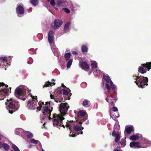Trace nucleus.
Wrapping results in <instances>:
<instances>
[{
  "label": "nucleus",
  "mask_w": 151,
  "mask_h": 151,
  "mask_svg": "<svg viewBox=\"0 0 151 151\" xmlns=\"http://www.w3.org/2000/svg\"><path fill=\"white\" fill-rule=\"evenodd\" d=\"M32 147V146H31V145H29V146L28 147H29V148H30V147Z\"/></svg>",
  "instance_id": "obj_55"
},
{
  "label": "nucleus",
  "mask_w": 151,
  "mask_h": 151,
  "mask_svg": "<svg viewBox=\"0 0 151 151\" xmlns=\"http://www.w3.org/2000/svg\"><path fill=\"white\" fill-rule=\"evenodd\" d=\"M94 72H95V73H97L99 75H100L101 74V72L100 71V70L98 69V68L96 69L95 70V71Z\"/></svg>",
  "instance_id": "obj_41"
},
{
  "label": "nucleus",
  "mask_w": 151,
  "mask_h": 151,
  "mask_svg": "<svg viewBox=\"0 0 151 151\" xmlns=\"http://www.w3.org/2000/svg\"><path fill=\"white\" fill-rule=\"evenodd\" d=\"M55 81L54 79H53L51 80L52 82H53L52 83L49 81L47 82V83L45 84L44 87H49V86H53L54 85H55V83L54 82Z\"/></svg>",
  "instance_id": "obj_24"
},
{
  "label": "nucleus",
  "mask_w": 151,
  "mask_h": 151,
  "mask_svg": "<svg viewBox=\"0 0 151 151\" xmlns=\"http://www.w3.org/2000/svg\"><path fill=\"white\" fill-rule=\"evenodd\" d=\"M103 77L106 82V87L109 92L111 90V88L110 86L113 89H114L116 88L115 86L113 84L108 75L106 74H104L103 75Z\"/></svg>",
  "instance_id": "obj_7"
},
{
  "label": "nucleus",
  "mask_w": 151,
  "mask_h": 151,
  "mask_svg": "<svg viewBox=\"0 0 151 151\" xmlns=\"http://www.w3.org/2000/svg\"><path fill=\"white\" fill-rule=\"evenodd\" d=\"M61 90V87L58 88L57 89L55 90V92H57L58 91Z\"/></svg>",
  "instance_id": "obj_45"
},
{
  "label": "nucleus",
  "mask_w": 151,
  "mask_h": 151,
  "mask_svg": "<svg viewBox=\"0 0 151 151\" xmlns=\"http://www.w3.org/2000/svg\"><path fill=\"white\" fill-rule=\"evenodd\" d=\"M134 131V127L133 126H127L125 128V130L124 132L125 135L126 136V134H129L132 132Z\"/></svg>",
  "instance_id": "obj_16"
},
{
  "label": "nucleus",
  "mask_w": 151,
  "mask_h": 151,
  "mask_svg": "<svg viewBox=\"0 0 151 151\" xmlns=\"http://www.w3.org/2000/svg\"><path fill=\"white\" fill-rule=\"evenodd\" d=\"M24 135H25L28 139L30 138L33 136V134L29 131H25Z\"/></svg>",
  "instance_id": "obj_26"
},
{
  "label": "nucleus",
  "mask_w": 151,
  "mask_h": 151,
  "mask_svg": "<svg viewBox=\"0 0 151 151\" xmlns=\"http://www.w3.org/2000/svg\"><path fill=\"white\" fill-rule=\"evenodd\" d=\"M11 61L8 60L6 57L0 58V66H2L3 68L8 67L10 65Z\"/></svg>",
  "instance_id": "obj_10"
},
{
  "label": "nucleus",
  "mask_w": 151,
  "mask_h": 151,
  "mask_svg": "<svg viewBox=\"0 0 151 151\" xmlns=\"http://www.w3.org/2000/svg\"><path fill=\"white\" fill-rule=\"evenodd\" d=\"M135 77L136 78L134 82L139 87L143 88L145 86L148 85V78L147 77L139 76V74L137 76H135Z\"/></svg>",
  "instance_id": "obj_4"
},
{
  "label": "nucleus",
  "mask_w": 151,
  "mask_h": 151,
  "mask_svg": "<svg viewBox=\"0 0 151 151\" xmlns=\"http://www.w3.org/2000/svg\"><path fill=\"white\" fill-rule=\"evenodd\" d=\"M63 24V21L60 19H55L54 21V28H57L60 27Z\"/></svg>",
  "instance_id": "obj_17"
},
{
  "label": "nucleus",
  "mask_w": 151,
  "mask_h": 151,
  "mask_svg": "<svg viewBox=\"0 0 151 151\" xmlns=\"http://www.w3.org/2000/svg\"><path fill=\"white\" fill-rule=\"evenodd\" d=\"M2 142H0V148L2 147Z\"/></svg>",
  "instance_id": "obj_48"
},
{
  "label": "nucleus",
  "mask_w": 151,
  "mask_h": 151,
  "mask_svg": "<svg viewBox=\"0 0 151 151\" xmlns=\"http://www.w3.org/2000/svg\"><path fill=\"white\" fill-rule=\"evenodd\" d=\"M120 144L121 145V146L122 147L125 146L126 145V140L123 139H122L121 140V141L120 142Z\"/></svg>",
  "instance_id": "obj_33"
},
{
  "label": "nucleus",
  "mask_w": 151,
  "mask_h": 151,
  "mask_svg": "<svg viewBox=\"0 0 151 151\" xmlns=\"http://www.w3.org/2000/svg\"><path fill=\"white\" fill-rule=\"evenodd\" d=\"M85 112L82 110H81L79 111L78 114V116L81 117H83L85 115Z\"/></svg>",
  "instance_id": "obj_31"
},
{
  "label": "nucleus",
  "mask_w": 151,
  "mask_h": 151,
  "mask_svg": "<svg viewBox=\"0 0 151 151\" xmlns=\"http://www.w3.org/2000/svg\"><path fill=\"white\" fill-rule=\"evenodd\" d=\"M79 124H80V125H81V124H82V122H79Z\"/></svg>",
  "instance_id": "obj_57"
},
{
  "label": "nucleus",
  "mask_w": 151,
  "mask_h": 151,
  "mask_svg": "<svg viewBox=\"0 0 151 151\" xmlns=\"http://www.w3.org/2000/svg\"><path fill=\"white\" fill-rule=\"evenodd\" d=\"M6 68H5V70H6Z\"/></svg>",
  "instance_id": "obj_62"
},
{
  "label": "nucleus",
  "mask_w": 151,
  "mask_h": 151,
  "mask_svg": "<svg viewBox=\"0 0 151 151\" xmlns=\"http://www.w3.org/2000/svg\"><path fill=\"white\" fill-rule=\"evenodd\" d=\"M112 135L113 136L115 137L116 136V132L114 131V130L113 131V132H112Z\"/></svg>",
  "instance_id": "obj_44"
},
{
  "label": "nucleus",
  "mask_w": 151,
  "mask_h": 151,
  "mask_svg": "<svg viewBox=\"0 0 151 151\" xmlns=\"http://www.w3.org/2000/svg\"><path fill=\"white\" fill-rule=\"evenodd\" d=\"M79 64L82 69H88L89 68L88 64L85 62H80Z\"/></svg>",
  "instance_id": "obj_21"
},
{
  "label": "nucleus",
  "mask_w": 151,
  "mask_h": 151,
  "mask_svg": "<svg viewBox=\"0 0 151 151\" xmlns=\"http://www.w3.org/2000/svg\"><path fill=\"white\" fill-rule=\"evenodd\" d=\"M65 3H67L66 0H57V4L59 6H65Z\"/></svg>",
  "instance_id": "obj_22"
},
{
  "label": "nucleus",
  "mask_w": 151,
  "mask_h": 151,
  "mask_svg": "<svg viewBox=\"0 0 151 151\" xmlns=\"http://www.w3.org/2000/svg\"><path fill=\"white\" fill-rule=\"evenodd\" d=\"M70 24L71 22H69L65 25L63 29L64 31L65 32H67V30L68 29L69 26L70 25Z\"/></svg>",
  "instance_id": "obj_29"
},
{
  "label": "nucleus",
  "mask_w": 151,
  "mask_h": 151,
  "mask_svg": "<svg viewBox=\"0 0 151 151\" xmlns=\"http://www.w3.org/2000/svg\"><path fill=\"white\" fill-rule=\"evenodd\" d=\"M76 123H74L73 122H70L68 121H67V122H65V125H64V127L62 126V125H61L60 126H59V127H58L59 128V129H60V127H63L64 128L65 127V126H66L67 127H69V129L70 130V134H69V136L70 137H74L76 135H75V134H73V133H72V131L71 130V129L72 127L73 128V127L75 126L76 125Z\"/></svg>",
  "instance_id": "obj_9"
},
{
  "label": "nucleus",
  "mask_w": 151,
  "mask_h": 151,
  "mask_svg": "<svg viewBox=\"0 0 151 151\" xmlns=\"http://www.w3.org/2000/svg\"><path fill=\"white\" fill-rule=\"evenodd\" d=\"M91 66L93 71H95V70L98 68L97 62L96 61H93L91 63Z\"/></svg>",
  "instance_id": "obj_28"
},
{
  "label": "nucleus",
  "mask_w": 151,
  "mask_h": 151,
  "mask_svg": "<svg viewBox=\"0 0 151 151\" xmlns=\"http://www.w3.org/2000/svg\"><path fill=\"white\" fill-rule=\"evenodd\" d=\"M2 147H3L6 150H8L9 148V145L6 143L3 144Z\"/></svg>",
  "instance_id": "obj_36"
},
{
  "label": "nucleus",
  "mask_w": 151,
  "mask_h": 151,
  "mask_svg": "<svg viewBox=\"0 0 151 151\" xmlns=\"http://www.w3.org/2000/svg\"><path fill=\"white\" fill-rule=\"evenodd\" d=\"M84 120H83L82 119V122H84Z\"/></svg>",
  "instance_id": "obj_60"
},
{
  "label": "nucleus",
  "mask_w": 151,
  "mask_h": 151,
  "mask_svg": "<svg viewBox=\"0 0 151 151\" xmlns=\"http://www.w3.org/2000/svg\"><path fill=\"white\" fill-rule=\"evenodd\" d=\"M71 55V53L70 52H68L65 54V57L66 60L69 59Z\"/></svg>",
  "instance_id": "obj_35"
},
{
  "label": "nucleus",
  "mask_w": 151,
  "mask_h": 151,
  "mask_svg": "<svg viewBox=\"0 0 151 151\" xmlns=\"http://www.w3.org/2000/svg\"><path fill=\"white\" fill-rule=\"evenodd\" d=\"M0 100H2L11 92V88H8V86L5 85L3 83H0Z\"/></svg>",
  "instance_id": "obj_5"
},
{
  "label": "nucleus",
  "mask_w": 151,
  "mask_h": 151,
  "mask_svg": "<svg viewBox=\"0 0 151 151\" xmlns=\"http://www.w3.org/2000/svg\"><path fill=\"white\" fill-rule=\"evenodd\" d=\"M50 4L51 5L53 6H54L55 5V3L54 0H52V1H51L50 2Z\"/></svg>",
  "instance_id": "obj_42"
},
{
  "label": "nucleus",
  "mask_w": 151,
  "mask_h": 151,
  "mask_svg": "<svg viewBox=\"0 0 151 151\" xmlns=\"http://www.w3.org/2000/svg\"><path fill=\"white\" fill-rule=\"evenodd\" d=\"M116 116V117H119V114H118V115H117V116Z\"/></svg>",
  "instance_id": "obj_56"
},
{
  "label": "nucleus",
  "mask_w": 151,
  "mask_h": 151,
  "mask_svg": "<svg viewBox=\"0 0 151 151\" xmlns=\"http://www.w3.org/2000/svg\"><path fill=\"white\" fill-rule=\"evenodd\" d=\"M42 151H45L42 148Z\"/></svg>",
  "instance_id": "obj_59"
},
{
  "label": "nucleus",
  "mask_w": 151,
  "mask_h": 151,
  "mask_svg": "<svg viewBox=\"0 0 151 151\" xmlns=\"http://www.w3.org/2000/svg\"><path fill=\"white\" fill-rule=\"evenodd\" d=\"M55 9H56L57 10H58V9L57 8H55Z\"/></svg>",
  "instance_id": "obj_61"
},
{
  "label": "nucleus",
  "mask_w": 151,
  "mask_h": 151,
  "mask_svg": "<svg viewBox=\"0 0 151 151\" xmlns=\"http://www.w3.org/2000/svg\"><path fill=\"white\" fill-rule=\"evenodd\" d=\"M53 95H52V94H51L50 95V97L51 98V99H52L53 98Z\"/></svg>",
  "instance_id": "obj_50"
},
{
  "label": "nucleus",
  "mask_w": 151,
  "mask_h": 151,
  "mask_svg": "<svg viewBox=\"0 0 151 151\" xmlns=\"http://www.w3.org/2000/svg\"><path fill=\"white\" fill-rule=\"evenodd\" d=\"M30 90L24 86H20L17 88L15 91V95L18 99L24 100L29 96L32 99L27 103V107L30 110L35 109L37 106V96H33L30 93Z\"/></svg>",
  "instance_id": "obj_2"
},
{
  "label": "nucleus",
  "mask_w": 151,
  "mask_h": 151,
  "mask_svg": "<svg viewBox=\"0 0 151 151\" xmlns=\"http://www.w3.org/2000/svg\"><path fill=\"white\" fill-rule=\"evenodd\" d=\"M16 11L18 17H21L23 15L24 9L22 6L21 5H17V7L16 8Z\"/></svg>",
  "instance_id": "obj_12"
},
{
  "label": "nucleus",
  "mask_w": 151,
  "mask_h": 151,
  "mask_svg": "<svg viewBox=\"0 0 151 151\" xmlns=\"http://www.w3.org/2000/svg\"><path fill=\"white\" fill-rule=\"evenodd\" d=\"M115 137H116V138L115 140V141L116 142H117L119 141L120 138L119 134L118 133H117L116 134V136Z\"/></svg>",
  "instance_id": "obj_37"
},
{
  "label": "nucleus",
  "mask_w": 151,
  "mask_h": 151,
  "mask_svg": "<svg viewBox=\"0 0 151 151\" xmlns=\"http://www.w3.org/2000/svg\"><path fill=\"white\" fill-rule=\"evenodd\" d=\"M113 111H118V109L117 107L114 106L112 108Z\"/></svg>",
  "instance_id": "obj_43"
},
{
  "label": "nucleus",
  "mask_w": 151,
  "mask_h": 151,
  "mask_svg": "<svg viewBox=\"0 0 151 151\" xmlns=\"http://www.w3.org/2000/svg\"><path fill=\"white\" fill-rule=\"evenodd\" d=\"M32 11V8H30L29 9L28 12H31Z\"/></svg>",
  "instance_id": "obj_47"
},
{
  "label": "nucleus",
  "mask_w": 151,
  "mask_h": 151,
  "mask_svg": "<svg viewBox=\"0 0 151 151\" xmlns=\"http://www.w3.org/2000/svg\"><path fill=\"white\" fill-rule=\"evenodd\" d=\"M3 136L1 135H0V140H1L3 138Z\"/></svg>",
  "instance_id": "obj_51"
},
{
  "label": "nucleus",
  "mask_w": 151,
  "mask_h": 151,
  "mask_svg": "<svg viewBox=\"0 0 151 151\" xmlns=\"http://www.w3.org/2000/svg\"><path fill=\"white\" fill-rule=\"evenodd\" d=\"M25 131L21 128H17L15 129L16 134L18 135H24Z\"/></svg>",
  "instance_id": "obj_23"
},
{
  "label": "nucleus",
  "mask_w": 151,
  "mask_h": 151,
  "mask_svg": "<svg viewBox=\"0 0 151 151\" xmlns=\"http://www.w3.org/2000/svg\"><path fill=\"white\" fill-rule=\"evenodd\" d=\"M81 50L83 52H86L88 51V48L85 45H83L81 47Z\"/></svg>",
  "instance_id": "obj_32"
},
{
  "label": "nucleus",
  "mask_w": 151,
  "mask_h": 151,
  "mask_svg": "<svg viewBox=\"0 0 151 151\" xmlns=\"http://www.w3.org/2000/svg\"><path fill=\"white\" fill-rule=\"evenodd\" d=\"M28 59L29 61L27 62V63L30 64H32L33 62V60L32 59V58L30 57Z\"/></svg>",
  "instance_id": "obj_40"
},
{
  "label": "nucleus",
  "mask_w": 151,
  "mask_h": 151,
  "mask_svg": "<svg viewBox=\"0 0 151 151\" xmlns=\"http://www.w3.org/2000/svg\"><path fill=\"white\" fill-rule=\"evenodd\" d=\"M50 101L47 102L45 104L44 102H39V106L37 107V109L39 111L41 110L43 115L41 118L43 120H51L53 122V124L55 127H58L59 126L61 125L64 127V124H63V120L64 118L63 117L68 113L69 106L67 103H61L60 105L59 111L60 115L54 114L52 116V117H50L51 112L52 110V107L50 104Z\"/></svg>",
  "instance_id": "obj_1"
},
{
  "label": "nucleus",
  "mask_w": 151,
  "mask_h": 151,
  "mask_svg": "<svg viewBox=\"0 0 151 151\" xmlns=\"http://www.w3.org/2000/svg\"><path fill=\"white\" fill-rule=\"evenodd\" d=\"M141 137V135L139 134H137L130 136L129 139L132 141H135L138 139L139 138Z\"/></svg>",
  "instance_id": "obj_19"
},
{
  "label": "nucleus",
  "mask_w": 151,
  "mask_h": 151,
  "mask_svg": "<svg viewBox=\"0 0 151 151\" xmlns=\"http://www.w3.org/2000/svg\"><path fill=\"white\" fill-rule=\"evenodd\" d=\"M70 7L72 11L74 12L80 9V6L77 4H74Z\"/></svg>",
  "instance_id": "obj_20"
},
{
  "label": "nucleus",
  "mask_w": 151,
  "mask_h": 151,
  "mask_svg": "<svg viewBox=\"0 0 151 151\" xmlns=\"http://www.w3.org/2000/svg\"><path fill=\"white\" fill-rule=\"evenodd\" d=\"M31 3L34 6L37 5L39 2V0H30Z\"/></svg>",
  "instance_id": "obj_30"
},
{
  "label": "nucleus",
  "mask_w": 151,
  "mask_h": 151,
  "mask_svg": "<svg viewBox=\"0 0 151 151\" xmlns=\"http://www.w3.org/2000/svg\"><path fill=\"white\" fill-rule=\"evenodd\" d=\"M54 32L52 30H50L48 34V40L52 52L55 55L56 52H58V49L57 48L55 47V45L54 43Z\"/></svg>",
  "instance_id": "obj_6"
},
{
  "label": "nucleus",
  "mask_w": 151,
  "mask_h": 151,
  "mask_svg": "<svg viewBox=\"0 0 151 151\" xmlns=\"http://www.w3.org/2000/svg\"><path fill=\"white\" fill-rule=\"evenodd\" d=\"M12 148L15 151H20L18 147L15 145L12 144Z\"/></svg>",
  "instance_id": "obj_38"
},
{
  "label": "nucleus",
  "mask_w": 151,
  "mask_h": 151,
  "mask_svg": "<svg viewBox=\"0 0 151 151\" xmlns=\"http://www.w3.org/2000/svg\"><path fill=\"white\" fill-rule=\"evenodd\" d=\"M129 146L132 148H142V145H140V143L139 142H132L129 144Z\"/></svg>",
  "instance_id": "obj_18"
},
{
  "label": "nucleus",
  "mask_w": 151,
  "mask_h": 151,
  "mask_svg": "<svg viewBox=\"0 0 151 151\" xmlns=\"http://www.w3.org/2000/svg\"><path fill=\"white\" fill-rule=\"evenodd\" d=\"M72 52L73 54L74 55H76L77 54V52L75 51H73Z\"/></svg>",
  "instance_id": "obj_46"
},
{
  "label": "nucleus",
  "mask_w": 151,
  "mask_h": 151,
  "mask_svg": "<svg viewBox=\"0 0 151 151\" xmlns=\"http://www.w3.org/2000/svg\"><path fill=\"white\" fill-rule=\"evenodd\" d=\"M90 102L88 100H85L82 103L83 105L86 107H88L90 105Z\"/></svg>",
  "instance_id": "obj_25"
},
{
  "label": "nucleus",
  "mask_w": 151,
  "mask_h": 151,
  "mask_svg": "<svg viewBox=\"0 0 151 151\" xmlns=\"http://www.w3.org/2000/svg\"><path fill=\"white\" fill-rule=\"evenodd\" d=\"M107 102L109 103L112 106L114 105V103L116 101V99L113 97L112 94H110V96H107L106 99Z\"/></svg>",
  "instance_id": "obj_13"
},
{
  "label": "nucleus",
  "mask_w": 151,
  "mask_h": 151,
  "mask_svg": "<svg viewBox=\"0 0 151 151\" xmlns=\"http://www.w3.org/2000/svg\"><path fill=\"white\" fill-rule=\"evenodd\" d=\"M114 151H121L119 150H118L117 149H115L114 150Z\"/></svg>",
  "instance_id": "obj_52"
},
{
  "label": "nucleus",
  "mask_w": 151,
  "mask_h": 151,
  "mask_svg": "<svg viewBox=\"0 0 151 151\" xmlns=\"http://www.w3.org/2000/svg\"><path fill=\"white\" fill-rule=\"evenodd\" d=\"M5 104L6 109L11 114L17 110L20 106L19 102L12 98L7 99L6 102H5Z\"/></svg>",
  "instance_id": "obj_3"
},
{
  "label": "nucleus",
  "mask_w": 151,
  "mask_h": 151,
  "mask_svg": "<svg viewBox=\"0 0 151 151\" xmlns=\"http://www.w3.org/2000/svg\"><path fill=\"white\" fill-rule=\"evenodd\" d=\"M54 100L55 101H56V102H58V100H57L56 99H54Z\"/></svg>",
  "instance_id": "obj_53"
},
{
  "label": "nucleus",
  "mask_w": 151,
  "mask_h": 151,
  "mask_svg": "<svg viewBox=\"0 0 151 151\" xmlns=\"http://www.w3.org/2000/svg\"><path fill=\"white\" fill-rule=\"evenodd\" d=\"M30 143L34 144H35L36 145V144H39L40 145V146L41 147H42V145H41V143L38 140H35V139H31L30 140Z\"/></svg>",
  "instance_id": "obj_27"
},
{
  "label": "nucleus",
  "mask_w": 151,
  "mask_h": 151,
  "mask_svg": "<svg viewBox=\"0 0 151 151\" xmlns=\"http://www.w3.org/2000/svg\"><path fill=\"white\" fill-rule=\"evenodd\" d=\"M83 127H82L81 125L79 126L77 125V124H76V125L73 127L75 131L77 132L76 133L77 135L79 134H82L83 133V132L82 131L83 129Z\"/></svg>",
  "instance_id": "obj_14"
},
{
  "label": "nucleus",
  "mask_w": 151,
  "mask_h": 151,
  "mask_svg": "<svg viewBox=\"0 0 151 151\" xmlns=\"http://www.w3.org/2000/svg\"><path fill=\"white\" fill-rule=\"evenodd\" d=\"M44 123L43 124V126L44 127H45V126H44V125H45V122H44Z\"/></svg>",
  "instance_id": "obj_58"
},
{
  "label": "nucleus",
  "mask_w": 151,
  "mask_h": 151,
  "mask_svg": "<svg viewBox=\"0 0 151 151\" xmlns=\"http://www.w3.org/2000/svg\"><path fill=\"white\" fill-rule=\"evenodd\" d=\"M144 68H146L148 71L151 69V62L142 64L141 66L139 67L138 69V72L142 74L146 73L147 71L146 70L144 69Z\"/></svg>",
  "instance_id": "obj_8"
},
{
  "label": "nucleus",
  "mask_w": 151,
  "mask_h": 151,
  "mask_svg": "<svg viewBox=\"0 0 151 151\" xmlns=\"http://www.w3.org/2000/svg\"><path fill=\"white\" fill-rule=\"evenodd\" d=\"M118 126V125L117 124L116 125V124H115V125H114V128H115V127L116 126Z\"/></svg>",
  "instance_id": "obj_54"
},
{
  "label": "nucleus",
  "mask_w": 151,
  "mask_h": 151,
  "mask_svg": "<svg viewBox=\"0 0 151 151\" xmlns=\"http://www.w3.org/2000/svg\"><path fill=\"white\" fill-rule=\"evenodd\" d=\"M73 62V60L70 59L68 62L67 67L68 69L70 68L72 65Z\"/></svg>",
  "instance_id": "obj_34"
},
{
  "label": "nucleus",
  "mask_w": 151,
  "mask_h": 151,
  "mask_svg": "<svg viewBox=\"0 0 151 151\" xmlns=\"http://www.w3.org/2000/svg\"><path fill=\"white\" fill-rule=\"evenodd\" d=\"M62 86L64 88H67L65 86H64L63 83L62 84Z\"/></svg>",
  "instance_id": "obj_49"
},
{
  "label": "nucleus",
  "mask_w": 151,
  "mask_h": 151,
  "mask_svg": "<svg viewBox=\"0 0 151 151\" xmlns=\"http://www.w3.org/2000/svg\"><path fill=\"white\" fill-rule=\"evenodd\" d=\"M62 10L65 12L66 13L69 14L70 12V10L68 8H63L62 9Z\"/></svg>",
  "instance_id": "obj_39"
},
{
  "label": "nucleus",
  "mask_w": 151,
  "mask_h": 151,
  "mask_svg": "<svg viewBox=\"0 0 151 151\" xmlns=\"http://www.w3.org/2000/svg\"><path fill=\"white\" fill-rule=\"evenodd\" d=\"M140 143L143 145L142 148H145L151 146V142L145 138H142L140 142Z\"/></svg>",
  "instance_id": "obj_11"
},
{
  "label": "nucleus",
  "mask_w": 151,
  "mask_h": 151,
  "mask_svg": "<svg viewBox=\"0 0 151 151\" xmlns=\"http://www.w3.org/2000/svg\"><path fill=\"white\" fill-rule=\"evenodd\" d=\"M60 92L62 93L63 95H68L67 99L69 100L70 99V97L71 95V93H70V90L69 88H64L60 91Z\"/></svg>",
  "instance_id": "obj_15"
}]
</instances>
